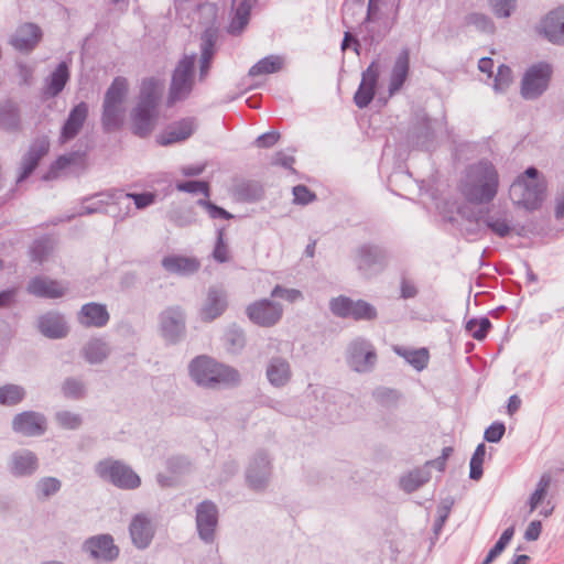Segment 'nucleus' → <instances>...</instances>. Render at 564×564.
Masks as SVG:
<instances>
[{"mask_svg":"<svg viewBox=\"0 0 564 564\" xmlns=\"http://www.w3.org/2000/svg\"><path fill=\"white\" fill-rule=\"evenodd\" d=\"M499 183V173L496 166L484 159L465 169L458 189L466 202L474 205H487L497 196Z\"/></svg>","mask_w":564,"mask_h":564,"instance_id":"obj_1","label":"nucleus"},{"mask_svg":"<svg viewBox=\"0 0 564 564\" xmlns=\"http://www.w3.org/2000/svg\"><path fill=\"white\" fill-rule=\"evenodd\" d=\"M162 83L155 77L144 78L135 107L131 111V132L139 138L149 137L159 117Z\"/></svg>","mask_w":564,"mask_h":564,"instance_id":"obj_2","label":"nucleus"},{"mask_svg":"<svg viewBox=\"0 0 564 564\" xmlns=\"http://www.w3.org/2000/svg\"><path fill=\"white\" fill-rule=\"evenodd\" d=\"M188 372L197 386L209 389L220 386L236 387L241 380L236 368L219 362L207 355L195 357L188 365Z\"/></svg>","mask_w":564,"mask_h":564,"instance_id":"obj_3","label":"nucleus"},{"mask_svg":"<svg viewBox=\"0 0 564 564\" xmlns=\"http://www.w3.org/2000/svg\"><path fill=\"white\" fill-rule=\"evenodd\" d=\"M96 474L105 481L123 490H133L141 486L140 476L124 462L106 458L97 463Z\"/></svg>","mask_w":564,"mask_h":564,"instance_id":"obj_4","label":"nucleus"},{"mask_svg":"<svg viewBox=\"0 0 564 564\" xmlns=\"http://www.w3.org/2000/svg\"><path fill=\"white\" fill-rule=\"evenodd\" d=\"M196 55H184L176 64L170 83L167 104L173 105L185 100L192 93L195 84Z\"/></svg>","mask_w":564,"mask_h":564,"instance_id":"obj_5","label":"nucleus"},{"mask_svg":"<svg viewBox=\"0 0 564 564\" xmlns=\"http://www.w3.org/2000/svg\"><path fill=\"white\" fill-rule=\"evenodd\" d=\"M553 67L547 62H539L527 68L521 79L520 93L525 100H535L549 88Z\"/></svg>","mask_w":564,"mask_h":564,"instance_id":"obj_6","label":"nucleus"},{"mask_svg":"<svg viewBox=\"0 0 564 564\" xmlns=\"http://www.w3.org/2000/svg\"><path fill=\"white\" fill-rule=\"evenodd\" d=\"M545 189V182H529L524 176H518L510 186L509 195L516 205L532 212L541 207Z\"/></svg>","mask_w":564,"mask_h":564,"instance_id":"obj_7","label":"nucleus"},{"mask_svg":"<svg viewBox=\"0 0 564 564\" xmlns=\"http://www.w3.org/2000/svg\"><path fill=\"white\" fill-rule=\"evenodd\" d=\"M330 312L340 318L355 321H373L378 317L377 308L365 300H352L346 295L329 301Z\"/></svg>","mask_w":564,"mask_h":564,"instance_id":"obj_8","label":"nucleus"},{"mask_svg":"<svg viewBox=\"0 0 564 564\" xmlns=\"http://www.w3.org/2000/svg\"><path fill=\"white\" fill-rule=\"evenodd\" d=\"M347 364L356 372H370L377 364L373 345L367 339H355L348 347Z\"/></svg>","mask_w":564,"mask_h":564,"instance_id":"obj_9","label":"nucleus"},{"mask_svg":"<svg viewBox=\"0 0 564 564\" xmlns=\"http://www.w3.org/2000/svg\"><path fill=\"white\" fill-rule=\"evenodd\" d=\"M246 315L257 326L272 327L282 318L283 307L280 303L262 299L250 303L246 307Z\"/></svg>","mask_w":564,"mask_h":564,"instance_id":"obj_10","label":"nucleus"},{"mask_svg":"<svg viewBox=\"0 0 564 564\" xmlns=\"http://www.w3.org/2000/svg\"><path fill=\"white\" fill-rule=\"evenodd\" d=\"M162 337L169 344H176L185 336V313L181 306H170L159 315Z\"/></svg>","mask_w":564,"mask_h":564,"instance_id":"obj_11","label":"nucleus"},{"mask_svg":"<svg viewBox=\"0 0 564 564\" xmlns=\"http://www.w3.org/2000/svg\"><path fill=\"white\" fill-rule=\"evenodd\" d=\"M196 530L199 539L212 544L218 525V508L212 500H204L196 506Z\"/></svg>","mask_w":564,"mask_h":564,"instance_id":"obj_12","label":"nucleus"},{"mask_svg":"<svg viewBox=\"0 0 564 564\" xmlns=\"http://www.w3.org/2000/svg\"><path fill=\"white\" fill-rule=\"evenodd\" d=\"M12 431L26 437H39L47 431L46 416L36 411H23L13 416Z\"/></svg>","mask_w":564,"mask_h":564,"instance_id":"obj_13","label":"nucleus"},{"mask_svg":"<svg viewBox=\"0 0 564 564\" xmlns=\"http://www.w3.org/2000/svg\"><path fill=\"white\" fill-rule=\"evenodd\" d=\"M388 263L387 250L378 245L365 243L356 251V264L364 273L382 271Z\"/></svg>","mask_w":564,"mask_h":564,"instance_id":"obj_14","label":"nucleus"},{"mask_svg":"<svg viewBox=\"0 0 564 564\" xmlns=\"http://www.w3.org/2000/svg\"><path fill=\"white\" fill-rule=\"evenodd\" d=\"M83 550L96 562L110 563L119 556V547L110 534L90 536L84 542Z\"/></svg>","mask_w":564,"mask_h":564,"instance_id":"obj_15","label":"nucleus"},{"mask_svg":"<svg viewBox=\"0 0 564 564\" xmlns=\"http://www.w3.org/2000/svg\"><path fill=\"white\" fill-rule=\"evenodd\" d=\"M408 143L417 149L431 150L434 145L433 121L425 115H416L406 134Z\"/></svg>","mask_w":564,"mask_h":564,"instance_id":"obj_16","label":"nucleus"},{"mask_svg":"<svg viewBox=\"0 0 564 564\" xmlns=\"http://www.w3.org/2000/svg\"><path fill=\"white\" fill-rule=\"evenodd\" d=\"M380 76V69L377 61H372L369 66L362 72L361 80L354 95V102L359 109H364L372 101L378 80Z\"/></svg>","mask_w":564,"mask_h":564,"instance_id":"obj_17","label":"nucleus"},{"mask_svg":"<svg viewBox=\"0 0 564 564\" xmlns=\"http://www.w3.org/2000/svg\"><path fill=\"white\" fill-rule=\"evenodd\" d=\"M228 306L227 293L220 286H209L206 299L202 304L198 316L204 323H210L220 317Z\"/></svg>","mask_w":564,"mask_h":564,"instance_id":"obj_18","label":"nucleus"},{"mask_svg":"<svg viewBox=\"0 0 564 564\" xmlns=\"http://www.w3.org/2000/svg\"><path fill=\"white\" fill-rule=\"evenodd\" d=\"M43 32L32 22L20 24L9 39V44L20 53L32 52L41 42Z\"/></svg>","mask_w":564,"mask_h":564,"instance_id":"obj_19","label":"nucleus"},{"mask_svg":"<svg viewBox=\"0 0 564 564\" xmlns=\"http://www.w3.org/2000/svg\"><path fill=\"white\" fill-rule=\"evenodd\" d=\"M271 476V462L268 454L259 451L252 457L247 471L246 478L249 486L254 490L263 489Z\"/></svg>","mask_w":564,"mask_h":564,"instance_id":"obj_20","label":"nucleus"},{"mask_svg":"<svg viewBox=\"0 0 564 564\" xmlns=\"http://www.w3.org/2000/svg\"><path fill=\"white\" fill-rule=\"evenodd\" d=\"M484 224L494 235L499 238L508 237L512 231L511 216L507 209H491L479 212L476 217V225Z\"/></svg>","mask_w":564,"mask_h":564,"instance_id":"obj_21","label":"nucleus"},{"mask_svg":"<svg viewBox=\"0 0 564 564\" xmlns=\"http://www.w3.org/2000/svg\"><path fill=\"white\" fill-rule=\"evenodd\" d=\"M40 467L37 455L30 449H18L10 455L8 470L18 478L33 476Z\"/></svg>","mask_w":564,"mask_h":564,"instance_id":"obj_22","label":"nucleus"},{"mask_svg":"<svg viewBox=\"0 0 564 564\" xmlns=\"http://www.w3.org/2000/svg\"><path fill=\"white\" fill-rule=\"evenodd\" d=\"M50 150V141L46 137L36 138L30 144L26 153L21 160V173L17 178L18 183L25 181L37 167L41 159L47 154Z\"/></svg>","mask_w":564,"mask_h":564,"instance_id":"obj_23","label":"nucleus"},{"mask_svg":"<svg viewBox=\"0 0 564 564\" xmlns=\"http://www.w3.org/2000/svg\"><path fill=\"white\" fill-rule=\"evenodd\" d=\"M195 121L193 118H184L169 124L160 134L156 135V143L161 147H169L174 143L187 140L195 132Z\"/></svg>","mask_w":564,"mask_h":564,"instance_id":"obj_24","label":"nucleus"},{"mask_svg":"<svg viewBox=\"0 0 564 564\" xmlns=\"http://www.w3.org/2000/svg\"><path fill=\"white\" fill-rule=\"evenodd\" d=\"M88 111L89 107L85 101H80L70 109L61 129V143H66L78 135L88 118Z\"/></svg>","mask_w":564,"mask_h":564,"instance_id":"obj_25","label":"nucleus"},{"mask_svg":"<svg viewBox=\"0 0 564 564\" xmlns=\"http://www.w3.org/2000/svg\"><path fill=\"white\" fill-rule=\"evenodd\" d=\"M129 533L133 545L139 550H145L154 538L155 528L147 514L138 513L130 522Z\"/></svg>","mask_w":564,"mask_h":564,"instance_id":"obj_26","label":"nucleus"},{"mask_svg":"<svg viewBox=\"0 0 564 564\" xmlns=\"http://www.w3.org/2000/svg\"><path fill=\"white\" fill-rule=\"evenodd\" d=\"M539 32L551 43L564 45V6L545 15L539 25Z\"/></svg>","mask_w":564,"mask_h":564,"instance_id":"obj_27","label":"nucleus"},{"mask_svg":"<svg viewBox=\"0 0 564 564\" xmlns=\"http://www.w3.org/2000/svg\"><path fill=\"white\" fill-rule=\"evenodd\" d=\"M409 72L410 50L408 47H403L398 54L389 76L388 93L390 97L401 90L408 79Z\"/></svg>","mask_w":564,"mask_h":564,"instance_id":"obj_28","label":"nucleus"},{"mask_svg":"<svg viewBox=\"0 0 564 564\" xmlns=\"http://www.w3.org/2000/svg\"><path fill=\"white\" fill-rule=\"evenodd\" d=\"M265 378L276 389L284 388L292 379L291 365L284 357L273 356L265 367Z\"/></svg>","mask_w":564,"mask_h":564,"instance_id":"obj_29","label":"nucleus"},{"mask_svg":"<svg viewBox=\"0 0 564 564\" xmlns=\"http://www.w3.org/2000/svg\"><path fill=\"white\" fill-rule=\"evenodd\" d=\"M200 59H199V82H204L212 67V62L216 53V42L218 40V32L214 28L206 29L200 36Z\"/></svg>","mask_w":564,"mask_h":564,"instance_id":"obj_30","label":"nucleus"},{"mask_svg":"<svg viewBox=\"0 0 564 564\" xmlns=\"http://www.w3.org/2000/svg\"><path fill=\"white\" fill-rule=\"evenodd\" d=\"M26 291L28 293L41 299H59L64 296L66 286L56 280L35 276L29 281Z\"/></svg>","mask_w":564,"mask_h":564,"instance_id":"obj_31","label":"nucleus"},{"mask_svg":"<svg viewBox=\"0 0 564 564\" xmlns=\"http://www.w3.org/2000/svg\"><path fill=\"white\" fill-rule=\"evenodd\" d=\"M77 319L84 327L101 328L108 324L110 315L106 305L90 302L82 306Z\"/></svg>","mask_w":564,"mask_h":564,"instance_id":"obj_32","label":"nucleus"},{"mask_svg":"<svg viewBox=\"0 0 564 564\" xmlns=\"http://www.w3.org/2000/svg\"><path fill=\"white\" fill-rule=\"evenodd\" d=\"M37 327L48 338H63L68 333L65 318L57 312H47L39 317Z\"/></svg>","mask_w":564,"mask_h":564,"instance_id":"obj_33","label":"nucleus"},{"mask_svg":"<svg viewBox=\"0 0 564 564\" xmlns=\"http://www.w3.org/2000/svg\"><path fill=\"white\" fill-rule=\"evenodd\" d=\"M117 188H111L106 192L97 193L84 199L83 206L78 212V216L93 215L97 213H108L106 207L119 205L118 200L112 197Z\"/></svg>","mask_w":564,"mask_h":564,"instance_id":"obj_34","label":"nucleus"},{"mask_svg":"<svg viewBox=\"0 0 564 564\" xmlns=\"http://www.w3.org/2000/svg\"><path fill=\"white\" fill-rule=\"evenodd\" d=\"M161 264L165 271L177 275L194 274L200 267L196 258L174 254L164 257Z\"/></svg>","mask_w":564,"mask_h":564,"instance_id":"obj_35","label":"nucleus"},{"mask_svg":"<svg viewBox=\"0 0 564 564\" xmlns=\"http://www.w3.org/2000/svg\"><path fill=\"white\" fill-rule=\"evenodd\" d=\"M69 80V68L65 62H61L54 72L45 79L43 87L44 98H54L58 96Z\"/></svg>","mask_w":564,"mask_h":564,"instance_id":"obj_36","label":"nucleus"},{"mask_svg":"<svg viewBox=\"0 0 564 564\" xmlns=\"http://www.w3.org/2000/svg\"><path fill=\"white\" fill-rule=\"evenodd\" d=\"M112 197L118 200L119 205L126 204L127 212L123 216L120 217L122 220L130 210V199H133L134 206L138 209L147 208L152 205L155 200V195L150 192L144 193H124L122 189H118L112 194Z\"/></svg>","mask_w":564,"mask_h":564,"instance_id":"obj_37","label":"nucleus"},{"mask_svg":"<svg viewBox=\"0 0 564 564\" xmlns=\"http://www.w3.org/2000/svg\"><path fill=\"white\" fill-rule=\"evenodd\" d=\"M0 129L7 132H18L21 129L19 106L11 100L0 106Z\"/></svg>","mask_w":564,"mask_h":564,"instance_id":"obj_38","label":"nucleus"},{"mask_svg":"<svg viewBox=\"0 0 564 564\" xmlns=\"http://www.w3.org/2000/svg\"><path fill=\"white\" fill-rule=\"evenodd\" d=\"M124 108L119 105L102 104L101 126L107 133L117 131L123 123Z\"/></svg>","mask_w":564,"mask_h":564,"instance_id":"obj_39","label":"nucleus"},{"mask_svg":"<svg viewBox=\"0 0 564 564\" xmlns=\"http://www.w3.org/2000/svg\"><path fill=\"white\" fill-rule=\"evenodd\" d=\"M393 351L398 356L404 358V360L417 371H422L427 367L430 352L424 347L412 349L403 346H394Z\"/></svg>","mask_w":564,"mask_h":564,"instance_id":"obj_40","label":"nucleus"},{"mask_svg":"<svg viewBox=\"0 0 564 564\" xmlns=\"http://www.w3.org/2000/svg\"><path fill=\"white\" fill-rule=\"evenodd\" d=\"M234 194L240 202L254 203L262 199L264 191L259 182L243 181L235 186Z\"/></svg>","mask_w":564,"mask_h":564,"instance_id":"obj_41","label":"nucleus"},{"mask_svg":"<svg viewBox=\"0 0 564 564\" xmlns=\"http://www.w3.org/2000/svg\"><path fill=\"white\" fill-rule=\"evenodd\" d=\"M129 89L127 78L117 76L105 93L102 104L123 106Z\"/></svg>","mask_w":564,"mask_h":564,"instance_id":"obj_42","label":"nucleus"},{"mask_svg":"<svg viewBox=\"0 0 564 564\" xmlns=\"http://www.w3.org/2000/svg\"><path fill=\"white\" fill-rule=\"evenodd\" d=\"M108 344L100 338L90 339L83 348L85 359L91 364H101L109 355Z\"/></svg>","mask_w":564,"mask_h":564,"instance_id":"obj_43","label":"nucleus"},{"mask_svg":"<svg viewBox=\"0 0 564 564\" xmlns=\"http://www.w3.org/2000/svg\"><path fill=\"white\" fill-rule=\"evenodd\" d=\"M251 1L241 0L236 9L234 18L229 23L228 33L234 36L239 35L249 23Z\"/></svg>","mask_w":564,"mask_h":564,"instance_id":"obj_44","label":"nucleus"},{"mask_svg":"<svg viewBox=\"0 0 564 564\" xmlns=\"http://www.w3.org/2000/svg\"><path fill=\"white\" fill-rule=\"evenodd\" d=\"M431 478V474L425 468H416L403 476L400 486L405 492H413L426 484Z\"/></svg>","mask_w":564,"mask_h":564,"instance_id":"obj_45","label":"nucleus"},{"mask_svg":"<svg viewBox=\"0 0 564 564\" xmlns=\"http://www.w3.org/2000/svg\"><path fill=\"white\" fill-rule=\"evenodd\" d=\"M26 395V391L22 386L7 383L0 387V405L14 406L21 403Z\"/></svg>","mask_w":564,"mask_h":564,"instance_id":"obj_46","label":"nucleus"},{"mask_svg":"<svg viewBox=\"0 0 564 564\" xmlns=\"http://www.w3.org/2000/svg\"><path fill=\"white\" fill-rule=\"evenodd\" d=\"M283 66L282 57L278 55H269L257 62L250 69L249 76H259L265 74H273L279 72Z\"/></svg>","mask_w":564,"mask_h":564,"instance_id":"obj_47","label":"nucleus"},{"mask_svg":"<svg viewBox=\"0 0 564 564\" xmlns=\"http://www.w3.org/2000/svg\"><path fill=\"white\" fill-rule=\"evenodd\" d=\"M62 482L55 477H43L35 484L37 499H47L61 490Z\"/></svg>","mask_w":564,"mask_h":564,"instance_id":"obj_48","label":"nucleus"},{"mask_svg":"<svg viewBox=\"0 0 564 564\" xmlns=\"http://www.w3.org/2000/svg\"><path fill=\"white\" fill-rule=\"evenodd\" d=\"M53 250L52 239L47 236L35 239L31 246L32 261L43 263Z\"/></svg>","mask_w":564,"mask_h":564,"instance_id":"obj_49","label":"nucleus"},{"mask_svg":"<svg viewBox=\"0 0 564 564\" xmlns=\"http://www.w3.org/2000/svg\"><path fill=\"white\" fill-rule=\"evenodd\" d=\"M550 485L551 476L549 474H543L536 484L535 490L531 494L528 501L531 512L534 511L545 499Z\"/></svg>","mask_w":564,"mask_h":564,"instance_id":"obj_50","label":"nucleus"},{"mask_svg":"<svg viewBox=\"0 0 564 564\" xmlns=\"http://www.w3.org/2000/svg\"><path fill=\"white\" fill-rule=\"evenodd\" d=\"M466 330L476 340H482L487 337L489 329L491 328V322L487 317L479 319L471 318L466 323Z\"/></svg>","mask_w":564,"mask_h":564,"instance_id":"obj_51","label":"nucleus"},{"mask_svg":"<svg viewBox=\"0 0 564 564\" xmlns=\"http://www.w3.org/2000/svg\"><path fill=\"white\" fill-rule=\"evenodd\" d=\"M486 455V446L484 443L477 445L469 463V478L471 480H479L482 476V463Z\"/></svg>","mask_w":564,"mask_h":564,"instance_id":"obj_52","label":"nucleus"},{"mask_svg":"<svg viewBox=\"0 0 564 564\" xmlns=\"http://www.w3.org/2000/svg\"><path fill=\"white\" fill-rule=\"evenodd\" d=\"M466 24L475 26L478 31L491 34L495 32V23L484 13L473 12L466 17Z\"/></svg>","mask_w":564,"mask_h":564,"instance_id":"obj_53","label":"nucleus"},{"mask_svg":"<svg viewBox=\"0 0 564 564\" xmlns=\"http://www.w3.org/2000/svg\"><path fill=\"white\" fill-rule=\"evenodd\" d=\"M225 345L228 351L238 352L246 345L245 334L240 328H229L224 337Z\"/></svg>","mask_w":564,"mask_h":564,"instance_id":"obj_54","label":"nucleus"},{"mask_svg":"<svg viewBox=\"0 0 564 564\" xmlns=\"http://www.w3.org/2000/svg\"><path fill=\"white\" fill-rule=\"evenodd\" d=\"M225 227L217 228L216 234V243L213 250V258L218 263L228 262L230 259L229 248L225 241Z\"/></svg>","mask_w":564,"mask_h":564,"instance_id":"obj_55","label":"nucleus"},{"mask_svg":"<svg viewBox=\"0 0 564 564\" xmlns=\"http://www.w3.org/2000/svg\"><path fill=\"white\" fill-rule=\"evenodd\" d=\"M62 391L64 397L73 400L82 399L85 395V384L76 378H67L63 382Z\"/></svg>","mask_w":564,"mask_h":564,"instance_id":"obj_56","label":"nucleus"},{"mask_svg":"<svg viewBox=\"0 0 564 564\" xmlns=\"http://www.w3.org/2000/svg\"><path fill=\"white\" fill-rule=\"evenodd\" d=\"M55 419L65 430H77L83 423L82 415L70 411H59L55 414Z\"/></svg>","mask_w":564,"mask_h":564,"instance_id":"obj_57","label":"nucleus"},{"mask_svg":"<svg viewBox=\"0 0 564 564\" xmlns=\"http://www.w3.org/2000/svg\"><path fill=\"white\" fill-rule=\"evenodd\" d=\"M494 14L497 18H509L517 7V0H488Z\"/></svg>","mask_w":564,"mask_h":564,"instance_id":"obj_58","label":"nucleus"},{"mask_svg":"<svg viewBox=\"0 0 564 564\" xmlns=\"http://www.w3.org/2000/svg\"><path fill=\"white\" fill-rule=\"evenodd\" d=\"M76 158H77V153L76 152H72L69 154H64V155H61L58 156L52 164H51V167H50V171L48 173L43 177L44 180H51V178H54L57 176V173L64 169H66L67 166H69L70 164L75 163L76 161Z\"/></svg>","mask_w":564,"mask_h":564,"instance_id":"obj_59","label":"nucleus"},{"mask_svg":"<svg viewBox=\"0 0 564 564\" xmlns=\"http://www.w3.org/2000/svg\"><path fill=\"white\" fill-rule=\"evenodd\" d=\"M175 187L180 192L191 193V194L202 193L205 197L209 196V185L205 181L177 182Z\"/></svg>","mask_w":564,"mask_h":564,"instance_id":"obj_60","label":"nucleus"},{"mask_svg":"<svg viewBox=\"0 0 564 564\" xmlns=\"http://www.w3.org/2000/svg\"><path fill=\"white\" fill-rule=\"evenodd\" d=\"M197 205L203 207L207 212L208 216L213 219H220V218L221 219H231V218H234L232 214H230L223 207L214 204L213 202H210L208 199L200 198L197 200Z\"/></svg>","mask_w":564,"mask_h":564,"instance_id":"obj_61","label":"nucleus"},{"mask_svg":"<svg viewBox=\"0 0 564 564\" xmlns=\"http://www.w3.org/2000/svg\"><path fill=\"white\" fill-rule=\"evenodd\" d=\"M271 296L275 299H282L290 303H295L303 300V294L297 289H286L280 284H276L271 291Z\"/></svg>","mask_w":564,"mask_h":564,"instance_id":"obj_62","label":"nucleus"},{"mask_svg":"<svg viewBox=\"0 0 564 564\" xmlns=\"http://www.w3.org/2000/svg\"><path fill=\"white\" fill-rule=\"evenodd\" d=\"M372 397L378 403L388 405L395 403L400 398V393L394 389L380 387L372 392Z\"/></svg>","mask_w":564,"mask_h":564,"instance_id":"obj_63","label":"nucleus"},{"mask_svg":"<svg viewBox=\"0 0 564 564\" xmlns=\"http://www.w3.org/2000/svg\"><path fill=\"white\" fill-rule=\"evenodd\" d=\"M511 80H512L511 68L503 64L499 65L497 75L495 77L494 88L497 91H503L506 88L509 87Z\"/></svg>","mask_w":564,"mask_h":564,"instance_id":"obj_64","label":"nucleus"}]
</instances>
